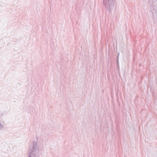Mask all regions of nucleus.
<instances>
[{"label": "nucleus", "instance_id": "1", "mask_svg": "<svg viewBox=\"0 0 157 157\" xmlns=\"http://www.w3.org/2000/svg\"><path fill=\"white\" fill-rule=\"evenodd\" d=\"M37 151V143L36 141H33L29 147L28 157H38Z\"/></svg>", "mask_w": 157, "mask_h": 157}, {"label": "nucleus", "instance_id": "3", "mask_svg": "<svg viewBox=\"0 0 157 157\" xmlns=\"http://www.w3.org/2000/svg\"><path fill=\"white\" fill-rule=\"evenodd\" d=\"M4 127V124L3 123L0 122V129H2Z\"/></svg>", "mask_w": 157, "mask_h": 157}, {"label": "nucleus", "instance_id": "2", "mask_svg": "<svg viewBox=\"0 0 157 157\" xmlns=\"http://www.w3.org/2000/svg\"><path fill=\"white\" fill-rule=\"evenodd\" d=\"M115 0H103L104 4L109 9H112L114 6Z\"/></svg>", "mask_w": 157, "mask_h": 157}]
</instances>
